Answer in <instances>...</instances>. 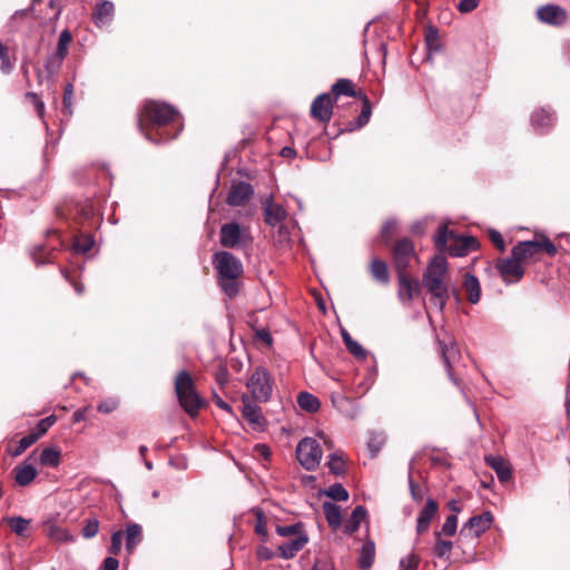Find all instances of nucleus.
I'll use <instances>...</instances> for the list:
<instances>
[{
	"label": "nucleus",
	"mask_w": 570,
	"mask_h": 570,
	"mask_svg": "<svg viewBox=\"0 0 570 570\" xmlns=\"http://www.w3.org/2000/svg\"><path fill=\"white\" fill-rule=\"evenodd\" d=\"M420 559L416 554L411 553L400 562L401 570H417Z\"/></svg>",
	"instance_id": "obj_52"
},
{
	"label": "nucleus",
	"mask_w": 570,
	"mask_h": 570,
	"mask_svg": "<svg viewBox=\"0 0 570 570\" xmlns=\"http://www.w3.org/2000/svg\"><path fill=\"white\" fill-rule=\"evenodd\" d=\"M458 529V518L455 514H450L446 517L445 522L443 523L440 531H435V533L452 537L456 533Z\"/></svg>",
	"instance_id": "obj_42"
},
{
	"label": "nucleus",
	"mask_w": 570,
	"mask_h": 570,
	"mask_svg": "<svg viewBox=\"0 0 570 570\" xmlns=\"http://www.w3.org/2000/svg\"><path fill=\"white\" fill-rule=\"evenodd\" d=\"M243 402V416L244 419L252 424L255 429H261L264 424V417L262 415L261 407L256 405L254 402L249 400L248 396L244 395L242 397Z\"/></svg>",
	"instance_id": "obj_18"
},
{
	"label": "nucleus",
	"mask_w": 570,
	"mask_h": 570,
	"mask_svg": "<svg viewBox=\"0 0 570 570\" xmlns=\"http://www.w3.org/2000/svg\"><path fill=\"white\" fill-rule=\"evenodd\" d=\"M495 268L499 271L500 276L507 284L517 283L524 275L522 263L517 261V258L512 255L509 258L498 259L495 263Z\"/></svg>",
	"instance_id": "obj_12"
},
{
	"label": "nucleus",
	"mask_w": 570,
	"mask_h": 570,
	"mask_svg": "<svg viewBox=\"0 0 570 570\" xmlns=\"http://www.w3.org/2000/svg\"><path fill=\"white\" fill-rule=\"evenodd\" d=\"M392 240V223L390 220L385 222L382 227L381 233V242L389 246Z\"/></svg>",
	"instance_id": "obj_59"
},
{
	"label": "nucleus",
	"mask_w": 570,
	"mask_h": 570,
	"mask_svg": "<svg viewBox=\"0 0 570 570\" xmlns=\"http://www.w3.org/2000/svg\"><path fill=\"white\" fill-rule=\"evenodd\" d=\"M264 220L272 227L281 226L287 217L286 209L269 196L263 202Z\"/></svg>",
	"instance_id": "obj_15"
},
{
	"label": "nucleus",
	"mask_w": 570,
	"mask_h": 570,
	"mask_svg": "<svg viewBox=\"0 0 570 570\" xmlns=\"http://www.w3.org/2000/svg\"><path fill=\"white\" fill-rule=\"evenodd\" d=\"M47 535L58 542H73V535L66 529L55 524H48L46 528Z\"/></svg>",
	"instance_id": "obj_33"
},
{
	"label": "nucleus",
	"mask_w": 570,
	"mask_h": 570,
	"mask_svg": "<svg viewBox=\"0 0 570 570\" xmlns=\"http://www.w3.org/2000/svg\"><path fill=\"white\" fill-rule=\"evenodd\" d=\"M556 117L547 109L535 110L531 116V121L534 126L540 128H549L553 125Z\"/></svg>",
	"instance_id": "obj_29"
},
{
	"label": "nucleus",
	"mask_w": 570,
	"mask_h": 570,
	"mask_svg": "<svg viewBox=\"0 0 570 570\" xmlns=\"http://www.w3.org/2000/svg\"><path fill=\"white\" fill-rule=\"evenodd\" d=\"M218 283L223 292L229 297L238 293V278L218 277Z\"/></svg>",
	"instance_id": "obj_40"
},
{
	"label": "nucleus",
	"mask_w": 570,
	"mask_h": 570,
	"mask_svg": "<svg viewBox=\"0 0 570 570\" xmlns=\"http://www.w3.org/2000/svg\"><path fill=\"white\" fill-rule=\"evenodd\" d=\"M297 403L301 409L311 413L316 412L321 406L318 399L308 392H301L297 396Z\"/></svg>",
	"instance_id": "obj_31"
},
{
	"label": "nucleus",
	"mask_w": 570,
	"mask_h": 570,
	"mask_svg": "<svg viewBox=\"0 0 570 570\" xmlns=\"http://www.w3.org/2000/svg\"><path fill=\"white\" fill-rule=\"evenodd\" d=\"M327 465H328L330 471L336 475L342 474L345 470V462H344L343 458L337 454L330 455V461H328Z\"/></svg>",
	"instance_id": "obj_48"
},
{
	"label": "nucleus",
	"mask_w": 570,
	"mask_h": 570,
	"mask_svg": "<svg viewBox=\"0 0 570 570\" xmlns=\"http://www.w3.org/2000/svg\"><path fill=\"white\" fill-rule=\"evenodd\" d=\"M0 60H1L0 71L6 75L9 73L13 66L10 60L8 47L1 42H0Z\"/></svg>",
	"instance_id": "obj_49"
},
{
	"label": "nucleus",
	"mask_w": 570,
	"mask_h": 570,
	"mask_svg": "<svg viewBox=\"0 0 570 570\" xmlns=\"http://www.w3.org/2000/svg\"><path fill=\"white\" fill-rule=\"evenodd\" d=\"M492 523L493 514L490 511L470 518L459 532L456 548L461 549L463 554L468 553L465 548H471L469 556H472L478 539L491 528Z\"/></svg>",
	"instance_id": "obj_6"
},
{
	"label": "nucleus",
	"mask_w": 570,
	"mask_h": 570,
	"mask_svg": "<svg viewBox=\"0 0 570 570\" xmlns=\"http://www.w3.org/2000/svg\"><path fill=\"white\" fill-rule=\"evenodd\" d=\"M175 392L180 406L190 416H196L206 402L197 393L194 380L187 371H180L175 379Z\"/></svg>",
	"instance_id": "obj_5"
},
{
	"label": "nucleus",
	"mask_w": 570,
	"mask_h": 570,
	"mask_svg": "<svg viewBox=\"0 0 570 570\" xmlns=\"http://www.w3.org/2000/svg\"><path fill=\"white\" fill-rule=\"evenodd\" d=\"M308 542V538L305 533H299L293 540L285 542L278 547L281 557L284 559H292L301 551L304 546Z\"/></svg>",
	"instance_id": "obj_21"
},
{
	"label": "nucleus",
	"mask_w": 570,
	"mask_h": 570,
	"mask_svg": "<svg viewBox=\"0 0 570 570\" xmlns=\"http://www.w3.org/2000/svg\"><path fill=\"white\" fill-rule=\"evenodd\" d=\"M142 531L141 527L137 523H130L126 529V547L127 550L131 551L141 541Z\"/></svg>",
	"instance_id": "obj_30"
},
{
	"label": "nucleus",
	"mask_w": 570,
	"mask_h": 570,
	"mask_svg": "<svg viewBox=\"0 0 570 570\" xmlns=\"http://www.w3.org/2000/svg\"><path fill=\"white\" fill-rule=\"evenodd\" d=\"M439 510V504L434 499H428L424 508L421 510L417 517L416 531L417 533H424L428 531L432 519L435 517Z\"/></svg>",
	"instance_id": "obj_19"
},
{
	"label": "nucleus",
	"mask_w": 570,
	"mask_h": 570,
	"mask_svg": "<svg viewBox=\"0 0 570 570\" xmlns=\"http://www.w3.org/2000/svg\"><path fill=\"white\" fill-rule=\"evenodd\" d=\"M480 3V0H460L458 10L463 13L473 11Z\"/></svg>",
	"instance_id": "obj_57"
},
{
	"label": "nucleus",
	"mask_w": 570,
	"mask_h": 570,
	"mask_svg": "<svg viewBox=\"0 0 570 570\" xmlns=\"http://www.w3.org/2000/svg\"><path fill=\"white\" fill-rule=\"evenodd\" d=\"M434 554L440 559H449L450 553L454 547L452 541L442 539V534L434 533Z\"/></svg>",
	"instance_id": "obj_28"
},
{
	"label": "nucleus",
	"mask_w": 570,
	"mask_h": 570,
	"mask_svg": "<svg viewBox=\"0 0 570 570\" xmlns=\"http://www.w3.org/2000/svg\"><path fill=\"white\" fill-rule=\"evenodd\" d=\"M346 348L350 351L351 354H353L357 358H363L366 355L365 350L361 346L360 343L351 340V343L345 344Z\"/></svg>",
	"instance_id": "obj_56"
},
{
	"label": "nucleus",
	"mask_w": 570,
	"mask_h": 570,
	"mask_svg": "<svg viewBox=\"0 0 570 570\" xmlns=\"http://www.w3.org/2000/svg\"><path fill=\"white\" fill-rule=\"evenodd\" d=\"M99 531V521L97 519H89L86 521L81 534L86 539L94 538Z\"/></svg>",
	"instance_id": "obj_50"
},
{
	"label": "nucleus",
	"mask_w": 570,
	"mask_h": 570,
	"mask_svg": "<svg viewBox=\"0 0 570 570\" xmlns=\"http://www.w3.org/2000/svg\"><path fill=\"white\" fill-rule=\"evenodd\" d=\"M36 442H37V435L29 433L28 435L20 439L17 448L12 452V455L13 456L21 455L28 448H30Z\"/></svg>",
	"instance_id": "obj_47"
},
{
	"label": "nucleus",
	"mask_w": 570,
	"mask_h": 570,
	"mask_svg": "<svg viewBox=\"0 0 570 570\" xmlns=\"http://www.w3.org/2000/svg\"><path fill=\"white\" fill-rule=\"evenodd\" d=\"M72 41V35L69 30H62L59 36L56 52L57 55L66 58L68 53L69 45Z\"/></svg>",
	"instance_id": "obj_39"
},
{
	"label": "nucleus",
	"mask_w": 570,
	"mask_h": 570,
	"mask_svg": "<svg viewBox=\"0 0 570 570\" xmlns=\"http://www.w3.org/2000/svg\"><path fill=\"white\" fill-rule=\"evenodd\" d=\"M247 389L255 401H268L273 391L268 372L264 367H257L247 382Z\"/></svg>",
	"instance_id": "obj_10"
},
{
	"label": "nucleus",
	"mask_w": 570,
	"mask_h": 570,
	"mask_svg": "<svg viewBox=\"0 0 570 570\" xmlns=\"http://www.w3.org/2000/svg\"><path fill=\"white\" fill-rule=\"evenodd\" d=\"M9 528L18 535H22L28 529L29 520L22 517H11L4 520Z\"/></svg>",
	"instance_id": "obj_38"
},
{
	"label": "nucleus",
	"mask_w": 570,
	"mask_h": 570,
	"mask_svg": "<svg viewBox=\"0 0 570 570\" xmlns=\"http://www.w3.org/2000/svg\"><path fill=\"white\" fill-rule=\"evenodd\" d=\"M72 96H73V86L71 83H68L65 87L63 106L68 110L69 114H71Z\"/></svg>",
	"instance_id": "obj_60"
},
{
	"label": "nucleus",
	"mask_w": 570,
	"mask_h": 570,
	"mask_svg": "<svg viewBox=\"0 0 570 570\" xmlns=\"http://www.w3.org/2000/svg\"><path fill=\"white\" fill-rule=\"evenodd\" d=\"M488 235L495 248L503 253L505 250V243L502 235L495 229H490Z\"/></svg>",
	"instance_id": "obj_54"
},
{
	"label": "nucleus",
	"mask_w": 570,
	"mask_h": 570,
	"mask_svg": "<svg viewBox=\"0 0 570 570\" xmlns=\"http://www.w3.org/2000/svg\"><path fill=\"white\" fill-rule=\"evenodd\" d=\"M541 252L553 257L558 249L547 236L538 234L534 236L533 240L520 242L511 249L512 256L521 263L528 262L529 259H539V254Z\"/></svg>",
	"instance_id": "obj_7"
},
{
	"label": "nucleus",
	"mask_w": 570,
	"mask_h": 570,
	"mask_svg": "<svg viewBox=\"0 0 570 570\" xmlns=\"http://www.w3.org/2000/svg\"><path fill=\"white\" fill-rule=\"evenodd\" d=\"M416 265L412 240L406 237L394 240V268L399 274V297L403 302H411L421 294L422 284L410 275Z\"/></svg>",
	"instance_id": "obj_1"
},
{
	"label": "nucleus",
	"mask_w": 570,
	"mask_h": 570,
	"mask_svg": "<svg viewBox=\"0 0 570 570\" xmlns=\"http://www.w3.org/2000/svg\"><path fill=\"white\" fill-rule=\"evenodd\" d=\"M366 513V509L363 505H357L343 524L344 533L353 534L360 528L361 522L365 520Z\"/></svg>",
	"instance_id": "obj_24"
},
{
	"label": "nucleus",
	"mask_w": 570,
	"mask_h": 570,
	"mask_svg": "<svg viewBox=\"0 0 570 570\" xmlns=\"http://www.w3.org/2000/svg\"><path fill=\"white\" fill-rule=\"evenodd\" d=\"M325 494L335 501H346L348 499V492L340 483L331 485Z\"/></svg>",
	"instance_id": "obj_43"
},
{
	"label": "nucleus",
	"mask_w": 570,
	"mask_h": 570,
	"mask_svg": "<svg viewBox=\"0 0 570 570\" xmlns=\"http://www.w3.org/2000/svg\"><path fill=\"white\" fill-rule=\"evenodd\" d=\"M255 532L261 535L264 540L267 538V527L263 519V513L257 512V523L255 524Z\"/></svg>",
	"instance_id": "obj_58"
},
{
	"label": "nucleus",
	"mask_w": 570,
	"mask_h": 570,
	"mask_svg": "<svg viewBox=\"0 0 570 570\" xmlns=\"http://www.w3.org/2000/svg\"><path fill=\"white\" fill-rule=\"evenodd\" d=\"M119 561L116 558L108 557L104 560L102 570H118Z\"/></svg>",
	"instance_id": "obj_64"
},
{
	"label": "nucleus",
	"mask_w": 570,
	"mask_h": 570,
	"mask_svg": "<svg viewBox=\"0 0 570 570\" xmlns=\"http://www.w3.org/2000/svg\"><path fill=\"white\" fill-rule=\"evenodd\" d=\"M63 59H65L63 57H61L57 53L49 56L45 63V68H46L47 72L52 76L56 75L59 71V69L61 68Z\"/></svg>",
	"instance_id": "obj_44"
},
{
	"label": "nucleus",
	"mask_w": 570,
	"mask_h": 570,
	"mask_svg": "<svg viewBox=\"0 0 570 570\" xmlns=\"http://www.w3.org/2000/svg\"><path fill=\"white\" fill-rule=\"evenodd\" d=\"M456 353L458 351L454 346L442 350L443 361L449 372L451 371V360L455 356Z\"/></svg>",
	"instance_id": "obj_61"
},
{
	"label": "nucleus",
	"mask_w": 570,
	"mask_h": 570,
	"mask_svg": "<svg viewBox=\"0 0 570 570\" xmlns=\"http://www.w3.org/2000/svg\"><path fill=\"white\" fill-rule=\"evenodd\" d=\"M330 95L333 97V99L335 100L337 97L342 96V95H345V96H348V97H357V96H362L361 92L357 94L355 90H354V85L351 80L348 79H340L337 80L333 86H332V89H331V92Z\"/></svg>",
	"instance_id": "obj_27"
},
{
	"label": "nucleus",
	"mask_w": 570,
	"mask_h": 570,
	"mask_svg": "<svg viewBox=\"0 0 570 570\" xmlns=\"http://www.w3.org/2000/svg\"><path fill=\"white\" fill-rule=\"evenodd\" d=\"M122 538H124V534L121 531H116L111 534V538H110V548H109V551L110 553L112 554H118L121 550V546H122Z\"/></svg>",
	"instance_id": "obj_53"
},
{
	"label": "nucleus",
	"mask_w": 570,
	"mask_h": 570,
	"mask_svg": "<svg viewBox=\"0 0 570 570\" xmlns=\"http://www.w3.org/2000/svg\"><path fill=\"white\" fill-rule=\"evenodd\" d=\"M463 288L466 293L468 301L471 304L479 303L480 297H481V286H480V282L476 276H474L473 274L466 273L464 275Z\"/></svg>",
	"instance_id": "obj_22"
},
{
	"label": "nucleus",
	"mask_w": 570,
	"mask_h": 570,
	"mask_svg": "<svg viewBox=\"0 0 570 570\" xmlns=\"http://www.w3.org/2000/svg\"><path fill=\"white\" fill-rule=\"evenodd\" d=\"M177 116L178 112L173 106L160 101L149 100L144 104L139 114L138 126L148 140L158 142L159 140L154 139L146 127H161L168 125L174 121Z\"/></svg>",
	"instance_id": "obj_3"
},
{
	"label": "nucleus",
	"mask_w": 570,
	"mask_h": 570,
	"mask_svg": "<svg viewBox=\"0 0 570 570\" xmlns=\"http://www.w3.org/2000/svg\"><path fill=\"white\" fill-rule=\"evenodd\" d=\"M425 41H426V46L429 47L430 50H434V51L439 50L440 42H439L438 30L430 27L425 33Z\"/></svg>",
	"instance_id": "obj_51"
},
{
	"label": "nucleus",
	"mask_w": 570,
	"mask_h": 570,
	"mask_svg": "<svg viewBox=\"0 0 570 570\" xmlns=\"http://www.w3.org/2000/svg\"><path fill=\"white\" fill-rule=\"evenodd\" d=\"M386 442V436L381 432H371L367 441V449L371 456L374 458L381 451Z\"/></svg>",
	"instance_id": "obj_36"
},
{
	"label": "nucleus",
	"mask_w": 570,
	"mask_h": 570,
	"mask_svg": "<svg viewBox=\"0 0 570 570\" xmlns=\"http://www.w3.org/2000/svg\"><path fill=\"white\" fill-rule=\"evenodd\" d=\"M484 460L495 471L501 483H507L512 479V468L505 459L500 455H487Z\"/></svg>",
	"instance_id": "obj_17"
},
{
	"label": "nucleus",
	"mask_w": 570,
	"mask_h": 570,
	"mask_svg": "<svg viewBox=\"0 0 570 570\" xmlns=\"http://www.w3.org/2000/svg\"><path fill=\"white\" fill-rule=\"evenodd\" d=\"M422 287L431 295L430 303L443 312L450 298V275L443 255H435L425 268Z\"/></svg>",
	"instance_id": "obj_2"
},
{
	"label": "nucleus",
	"mask_w": 570,
	"mask_h": 570,
	"mask_svg": "<svg viewBox=\"0 0 570 570\" xmlns=\"http://www.w3.org/2000/svg\"><path fill=\"white\" fill-rule=\"evenodd\" d=\"M115 14V6L110 1H101L94 11V21L97 27L108 26Z\"/></svg>",
	"instance_id": "obj_20"
},
{
	"label": "nucleus",
	"mask_w": 570,
	"mask_h": 570,
	"mask_svg": "<svg viewBox=\"0 0 570 570\" xmlns=\"http://www.w3.org/2000/svg\"><path fill=\"white\" fill-rule=\"evenodd\" d=\"M410 490H411V495H412L413 500L422 501V499L424 497L423 490L419 485H416L412 481V479H410Z\"/></svg>",
	"instance_id": "obj_63"
},
{
	"label": "nucleus",
	"mask_w": 570,
	"mask_h": 570,
	"mask_svg": "<svg viewBox=\"0 0 570 570\" xmlns=\"http://www.w3.org/2000/svg\"><path fill=\"white\" fill-rule=\"evenodd\" d=\"M323 512L331 528L337 529L342 525V513L338 505L332 502H324Z\"/></svg>",
	"instance_id": "obj_26"
},
{
	"label": "nucleus",
	"mask_w": 570,
	"mask_h": 570,
	"mask_svg": "<svg viewBox=\"0 0 570 570\" xmlns=\"http://www.w3.org/2000/svg\"><path fill=\"white\" fill-rule=\"evenodd\" d=\"M13 473L16 482L21 487L29 485L38 474L37 470L27 463L16 466Z\"/></svg>",
	"instance_id": "obj_23"
},
{
	"label": "nucleus",
	"mask_w": 570,
	"mask_h": 570,
	"mask_svg": "<svg viewBox=\"0 0 570 570\" xmlns=\"http://www.w3.org/2000/svg\"><path fill=\"white\" fill-rule=\"evenodd\" d=\"M61 453L55 448H45L40 454V463L46 466H57L60 463Z\"/></svg>",
	"instance_id": "obj_34"
},
{
	"label": "nucleus",
	"mask_w": 570,
	"mask_h": 570,
	"mask_svg": "<svg viewBox=\"0 0 570 570\" xmlns=\"http://www.w3.org/2000/svg\"><path fill=\"white\" fill-rule=\"evenodd\" d=\"M215 379L219 386H224L228 381L227 368L224 366L219 367L215 374Z\"/></svg>",
	"instance_id": "obj_62"
},
{
	"label": "nucleus",
	"mask_w": 570,
	"mask_h": 570,
	"mask_svg": "<svg viewBox=\"0 0 570 570\" xmlns=\"http://www.w3.org/2000/svg\"><path fill=\"white\" fill-rule=\"evenodd\" d=\"M537 19L546 24L561 27L568 21V12L560 6L546 4L537 9Z\"/></svg>",
	"instance_id": "obj_13"
},
{
	"label": "nucleus",
	"mask_w": 570,
	"mask_h": 570,
	"mask_svg": "<svg viewBox=\"0 0 570 570\" xmlns=\"http://www.w3.org/2000/svg\"><path fill=\"white\" fill-rule=\"evenodd\" d=\"M56 416L49 415L42 420H40L36 426V430L31 432L33 435H37V440L47 433L50 426L56 423Z\"/></svg>",
	"instance_id": "obj_46"
},
{
	"label": "nucleus",
	"mask_w": 570,
	"mask_h": 570,
	"mask_svg": "<svg viewBox=\"0 0 570 570\" xmlns=\"http://www.w3.org/2000/svg\"><path fill=\"white\" fill-rule=\"evenodd\" d=\"M375 557V548L374 543L372 541L365 542L362 547L360 558H358V566L362 569H368L373 562Z\"/></svg>",
	"instance_id": "obj_32"
},
{
	"label": "nucleus",
	"mask_w": 570,
	"mask_h": 570,
	"mask_svg": "<svg viewBox=\"0 0 570 570\" xmlns=\"http://www.w3.org/2000/svg\"><path fill=\"white\" fill-rule=\"evenodd\" d=\"M334 99L330 94L318 95L312 102L311 116L324 124H327L333 115Z\"/></svg>",
	"instance_id": "obj_14"
},
{
	"label": "nucleus",
	"mask_w": 570,
	"mask_h": 570,
	"mask_svg": "<svg viewBox=\"0 0 570 570\" xmlns=\"http://www.w3.org/2000/svg\"><path fill=\"white\" fill-rule=\"evenodd\" d=\"M334 406L341 411L347 419L354 420L360 415L358 406L351 400L338 396L337 400L332 399Z\"/></svg>",
	"instance_id": "obj_25"
},
{
	"label": "nucleus",
	"mask_w": 570,
	"mask_h": 570,
	"mask_svg": "<svg viewBox=\"0 0 570 570\" xmlns=\"http://www.w3.org/2000/svg\"><path fill=\"white\" fill-rule=\"evenodd\" d=\"M219 243L225 248H247L253 243L250 228L237 222L223 224L219 229Z\"/></svg>",
	"instance_id": "obj_8"
},
{
	"label": "nucleus",
	"mask_w": 570,
	"mask_h": 570,
	"mask_svg": "<svg viewBox=\"0 0 570 570\" xmlns=\"http://www.w3.org/2000/svg\"><path fill=\"white\" fill-rule=\"evenodd\" d=\"M323 456V451L318 442L313 438L301 440L296 446V458L301 465L307 471H314L318 468Z\"/></svg>",
	"instance_id": "obj_9"
},
{
	"label": "nucleus",
	"mask_w": 570,
	"mask_h": 570,
	"mask_svg": "<svg viewBox=\"0 0 570 570\" xmlns=\"http://www.w3.org/2000/svg\"><path fill=\"white\" fill-rule=\"evenodd\" d=\"M371 112H372V107H371L370 100L367 99V97L363 96L361 114L358 115L355 125H352L350 127V130L358 129V128H362L363 126H365L370 120Z\"/></svg>",
	"instance_id": "obj_35"
},
{
	"label": "nucleus",
	"mask_w": 570,
	"mask_h": 570,
	"mask_svg": "<svg viewBox=\"0 0 570 570\" xmlns=\"http://www.w3.org/2000/svg\"><path fill=\"white\" fill-rule=\"evenodd\" d=\"M439 252H448L451 256L462 257L480 247V242L473 236H459L446 225H441L434 236Z\"/></svg>",
	"instance_id": "obj_4"
},
{
	"label": "nucleus",
	"mask_w": 570,
	"mask_h": 570,
	"mask_svg": "<svg viewBox=\"0 0 570 570\" xmlns=\"http://www.w3.org/2000/svg\"><path fill=\"white\" fill-rule=\"evenodd\" d=\"M276 532L281 537H292V535L297 537V535H299V533H305L303 531L302 523H295V524H291V525H278L276 528Z\"/></svg>",
	"instance_id": "obj_45"
},
{
	"label": "nucleus",
	"mask_w": 570,
	"mask_h": 570,
	"mask_svg": "<svg viewBox=\"0 0 570 570\" xmlns=\"http://www.w3.org/2000/svg\"><path fill=\"white\" fill-rule=\"evenodd\" d=\"M117 407H118V401L115 399H108V400L101 401L98 404L97 410L100 413L109 414V413L114 412Z\"/></svg>",
	"instance_id": "obj_55"
},
{
	"label": "nucleus",
	"mask_w": 570,
	"mask_h": 570,
	"mask_svg": "<svg viewBox=\"0 0 570 570\" xmlns=\"http://www.w3.org/2000/svg\"><path fill=\"white\" fill-rule=\"evenodd\" d=\"M254 190L250 184L239 181L234 184L228 193L226 203L229 206H242L249 200Z\"/></svg>",
	"instance_id": "obj_16"
},
{
	"label": "nucleus",
	"mask_w": 570,
	"mask_h": 570,
	"mask_svg": "<svg viewBox=\"0 0 570 570\" xmlns=\"http://www.w3.org/2000/svg\"><path fill=\"white\" fill-rule=\"evenodd\" d=\"M213 263L218 277L239 278L244 272L242 262L229 252H217L214 255Z\"/></svg>",
	"instance_id": "obj_11"
},
{
	"label": "nucleus",
	"mask_w": 570,
	"mask_h": 570,
	"mask_svg": "<svg viewBox=\"0 0 570 570\" xmlns=\"http://www.w3.org/2000/svg\"><path fill=\"white\" fill-rule=\"evenodd\" d=\"M95 245V242L89 235H81L75 239L73 249L77 253L86 254L88 253Z\"/></svg>",
	"instance_id": "obj_41"
},
{
	"label": "nucleus",
	"mask_w": 570,
	"mask_h": 570,
	"mask_svg": "<svg viewBox=\"0 0 570 570\" xmlns=\"http://www.w3.org/2000/svg\"><path fill=\"white\" fill-rule=\"evenodd\" d=\"M372 276L382 283L389 282V271L386 264L381 259H373L371 264Z\"/></svg>",
	"instance_id": "obj_37"
}]
</instances>
